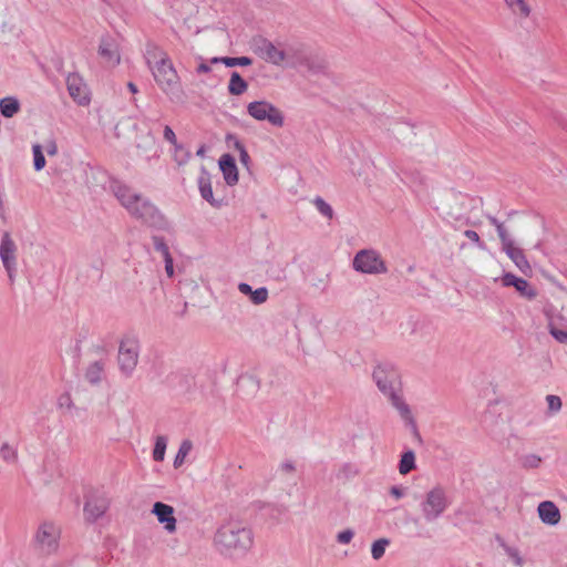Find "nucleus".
I'll list each match as a JSON object with an SVG mask.
<instances>
[{
  "label": "nucleus",
  "mask_w": 567,
  "mask_h": 567,
  "mask_svg": "<svg viewBox=\"0 0 567 567\" xmlns=\"http://www.w3.org/2000/svg\"><path fill=\"white\" fill-rule=\"evenodd\" d=\"M372 379L379 391L388 398L402 420L411 425L416 436L420 437L412 411L402 395L401 377L395 367L391 363H379L373 369Z\"/></svg>",
  "instance_id": "1"
},
{
  "label": "nucleus",
  "mask_w": 567,
  "mask_h": 567,
  "mask_svg": "<svg viewBox=\"0 0 567 567\" xmlns=\"http://www.w3.org/2000/svg\"><path fill=\"white\" fill-rule=\"evenodd\" d=\"M145 60L161 90L172 101H181L183 91L179 76L168 54L156 44L148 43L145 51Z\"/></svg>",
  "instance_id": "2"
},
{
  "label": "nucleus",
  "mask_w": 567,
  "mask_h": 567,
  "mask_svg": "<svg viewBox=\"0 0 567 567\" xmlns=\"http://www.w3.org/2000/svg\"><path fill=\"white\" fill-rule=\"evenodd\" d=\"M114 195L133 218L150 227L163 226V215L147 197L135 193L125 185L115 186Z\"/></svg>",
  "instance_id": "3"
},
{
  "label": "nucleus",
  "mask_w": 567,
  "mask_h": 567,
  "mask_svg": "<svg viewBox=\"0 0 567 567\" xmlns=\"http://www.w3.org/2000/svg\"><path fill=\"white\" fill-rule=\"evenodd\" d=\"M214 543L226 555H241L252 545L251 530L239 520L224 523L215 533Z\"/></svg>",
  "instance_id": "4"
},
{
  "label": "nucleus",
  "mask_w": 567,
  "mask_h": 567,
  "mask_svg": "<svg viewBox=\"0 0 567 567\" xmlns=\"http://www.w3.org/2000/svg\"><path fill=\"white\" fill-rule=\"evenodd\" d=\"M285 63L288 66H303L312 73H319L324 69V62L315 56L306 45L293 44L285 49Z\"/></svg>",
  "instance_id": "5"
},
{
  "label": "nucleus",
  "mask_w": 567,
  "mask_h": 567,
  "mask_svg": "<svg viewBox=\"0 0 567 567\" xmlns=\"http://www.w3.org/2000/svg\"><path fill=\"white\" fill-rule=\"evenodd\" d=\"M61 530L52 522H43L37 528L33 537L34 548L42 555H52L59 548Z\"/></svg>",
  "instance_id": "6"
},
{
  "label": "nucleus",
  "mask_w": 567,
  "mask_h": 567,
  "mask_svg": "<svg viewBox=\"0 0 567 567\" xmlns=\"http://www.w3.org/2000/svg\"><path fill=\"white\" fill-rule=\"evenodd\" d=\"M140 357V342L134 337L121 340L117 353V364L121 373L128 378L133 374Z\"/></svg>",
  "instance_id": "7"
},
{
  "label": "nucleus",
  "mask_w": 567,
  "mask_h": 567,
  "mask_svg": "<svg viewBox=\"0 0 567 567\" xmlns=\"http://www.w3.org/2000/svg\"><path fill=\"white\" fill-rule=\"evenodd\" d=\"M247 113L256 121L268 122L275 127L285 125V115L280 109L267 100H259L248 103Z\"/></svg>",
  "instance_id": "8"
},
{
  "label": "nucleus",
  "mask_w": 567,
  "mask_h": 567,
  "mask_svg": "<svg viewBox=\"0 0 567 567\" xmlns=\"http://www.w3.org/2000/svg\"><path fill=\"white\" fill-rule=\"evenodd\" d=\"M446 494L442 487H434L425 494L421 503L423 518L427 523L436 520L447 508Z\"/></svg>",
  "instance_id": "9"
},
{
  "label": "nucleus",
  "mask_w": 567,
  "mask_h": 567,
  "mask_svg": "<svg viewBox=\"0 0 567 567\" xmlns=\"http://www.w3.org/2000/svg\"><path fill=\"white\" fill-rule=\"evenodd\" d=\"M353 268L359 272L369 275H380L388 271L381 255L373 249L358 251L353 258Z\"/></svg>",
  "instance_id": "10"
},
{
  "label": "nucleus",
  "mask_w": 567,
  "mask_h": 567,
  "mask_svg": "<svg viewBox=\"0 0 567 567\" xmlns=\"http://www.w3.org/2000/svg\"><path fill=\"white\" fill-rule=\"evenodd\" d=\"M252 50L260 59L276 66H282L285 63V49L278 48L268 39H255Z\"/></svg>",
  "instance_id": "11"
},
{
  "label": "nucleus",
  "mask_w": 567,
  "mask_h": 567,
  "mask_svg": "<svg viewBox=\"0 0 567 567\" xmlns=\"http://www.w3.org/2000/svg\"><path fill=\"white\" fill-rule=\"evenodd\" d=\"M17 245L9 233H4L0 243V258L12 284L17 274Z\"/></svg>",
  "instance_id": "12"
},
{
  "label": "nucleus",
  "mask_w": 567,
  "mask_h": 567,
  "mask_svg": "<svg viewBox=\"0 0 567 567\" xmlns=\"http://www.w3.org/2000/svg\"><path fill=\"white\" fill-rule=\"evenodd\" d=\"M110 506V501L104 493H92L84 504V516L87 522H95L102 517Z\"/></svg>",
  "instance_id": "13"
},
{
  "label": "nucleus",
  "mask_w": 567,
  "mask_h": 567,
  "mask_svg": "<svg viewBox=\"0 0 567 567\" xmlns=\"http://www.w3.org/2000/svg\"><path fill=\"white\" fill-rule=\"evenodd\" d=\"M97 53L106 66L114 68L121 62L120 45L115 39L105 35L101 39Z\"/></svg>",
  "instance_id": "14"
},
{
  "label": "nucleus",
  "mask_w": 567,
  "mask_h": 567,
  "mask_svg": "<svg viewBox=\"0 0 567 567\" xmlns=\"http://www.w3.org/2000/svg\"><path fill=\"white\" fill-rule=\"evenodd\" d=\"M66 87L70 96L79 105H87L90 103L87 86L78 73L68 75Z\"/></svg>",
  "instance_id": "15"
},
{
  "label": "nucleus",
  "mask_w": 567,
  "mask_h": 567,
  "mask_svg": "<svg viewBox=\"0 0 567 567\" xmlns=\"http://www.w3.org/2000/svg\"><path fill=\"white\" fill-rule=\"evenodd\" d=\"M504 287H514L516 291L527 300H534L537 297V290L527 280L516 277L512 272H505L501 278Z\"/></svg>",
  "instance_id": "16"
},
{
  "label": "nucleus",
  "mask_w": 567,
  "mask_h": 567,
  "mask_svg": "<svg viewBox=\"0 0 567 567\" xmlns=\"http://www.w3.org/2000/svg\"><path fill=\"white\" fill-rule=\"evenodd\" d=\"M152 513L156 515L161 524H164V527L168 533H174L176 530V518L174 516V508L171 505L156 502L153 505Z\"/></svg>",
  "instance_id": "17"
},
{
  "label": "nucleus",
  "mask_w": 567,
  "mask_h": 567,
  "mask_svg": "<svg viewBox=\"0 0 567 567\" xmlns=\"http://www.w3.org/2000/svg\"><path fill=\"white\" fill-rule=\"evenodd\" d=\"M219 168L227 185L234 186L238 183V169L235 163V158L231 155L224 154L220 157Z\"/></svg>",
  "instance_id": "18"
},
{
  "label": "nucleus",
  "mask_w": 567,
  "mask_h": 567,
  "mask_svg": "<svg viewBox=\"0 0 567 567\" xmlns=\"http://www.w3.org/2000/svg\"><path fill=\"white\" fill-rule=\"evenodd\" d=\"M503 251L523 274L527 275L532 271L530 265L523 249L516 247L514 243L512 245H507V247L504 248Z\"/></svg>",
  "instance_id": "19"
},
{
  "label": "nucleus",
  "mask_w": 567,
  "mask_h": 567,
  "mask_svg": "<svg viewBox=\"0 0 567 567\" xmlns=\"http://www.w3.org/2000/svg\"><path fill=\"white\" fill-rule=\"evenodd\" d=\"M538 516L547 525H557L560 520L558 507L550 501L542 502L537 508Z\"/></svg>",
  "instance_id": "20"
},
{
  "label": "nucleus",
  "mask_w": 567,
  "mask_h": 567,
  "mask_svg": "<svg viewBox=\"0 0 567 567\" xmlns=\"http://www.w3.org/2000/svg\"><path fill=\"white\" fill-rule=\"evenodd\" d=\"M198 187L200 195L205 200L214 207L220 206V202L214 198L210 175L204 167L202 168V173L198 177Z\"/></svg>",
  "instance_id": "21"
},
{
  "label": "nucleus",
  "mask_w": 567,
  "mask_h": 567,
  "mask_svg": "<svg viewBox=\"0 0 567 567\" xmlns=\"http://www.w3.org/2000/svg\"><path fill=\"white\" fill-rule=\"evenodd\" d=\"M507 9L518 19L525 20L530 16L532 8L526 0H504Z\"/></svg>",
  "instance_id": "22"
},
{
  "label": "nucleus",
  "mask_w": 567,
  "mask_h": 567,
  "mask_svg": "<svg viewBox=\"0 0 567 567\" xmlns=\"http://www.w3.org/2000/svg\"><path fill=\"white\" fill-rule=\"evenodd\" d=\"M21 110L20 101L16 96L0 99V113L7 118L13 117Z\"/></svg>",
  "instance_id": "23"
},
{
  "label": "nucleus",
  "mask_w": 567,
  "mask_h": 567,
  "mask_svg": "<svg viewBox=\"0 0 567 567\" xmlns=\"http://www.w3.org/2000/svg\"><path fill=\"white\" fill-rule=\"evenodd\" d=\"M486 217L491 225H493L496 228L497 235L502 244V249L506 248L507 245H512L514 240L512 239L504 223L499 221L496 217L492 215H487Z\"/></svg>",
  "instance_id": "24"
},
{
  "label": "nucleus",
  "mask_w": 567,
  "mask_h": 567,
  "mask_svg": "<svg viewBox=\"0 0 567 567\" xmlns=\"http://www.w3.org/2000/svg\"><path fill=\"white\" fill-rule=\"evenodd\" d=\"M248 90V83L241 78V75L234 71L230 75L228 83V92L231 95H241Z\"/></svg>",
  "instance_id": "25"
},
{
  "label": "nucleus",
  "mask_w": 567,
  "mask_h": 567,
  "mask_svg": "<svg viewBox=\"0 0 567 567\" xmlns=\"http://www.w3.org/2000/svg\"><path fill=\"white\" fill-rule=\"evenodd\" d=\"M103 372L104 363L102 361H94L87 367L85 372V379L91 384H97L102 380Z\"/></svg>",
  "instance_id": "26"
},
{
  "label": "nucleus",
  "mask_w": 567,
  "mask_h": 567,
  "mask_svg": "<svg viewBox=\"0 0 567 567\" xmlns=\"http://www.w3.org/2000/svg\"><path fill=\"white\" fill-rule=\"evenodd\" d=\"M210 63H213V64L223 63L228 68L248 66L252 63V60L248 56H238V58L225 56V58H213L210 60Z\"/></svg>",
  "instance_id": "27"
},
{
  "label": "nucleus",
  "mask_w": 567,
  "mask_h": 567,
  "mask_svg": "<svg viewBox=\"0 0 567 567\" xmlns=\"http://www.w3.org/2000/svg\"><path fill=\"white\" fill-rule=\"evenodd\" d=\"M415 468V454L412 450L404 452L399 463V472L402 475L410 473Z\"/></svg>",
  "instance_id": "28"
},
{
  "label": "nucleus",
  "mask_w": 567,
  "mask_h": 567,
  "mask_svg": "<svg viewBox=\"0 0 567 567\" xmlns=\"http://www.w3.org/2000/svg\"><path fill=\"white\" fill-rule=\"evenodd\" d=\"M542 462V457L535 453L523 454L518 457L519 466L524 470L538 468Z\"/></svg>",
  "instance_id": "29"
},
{
  "label": "nucleus",
  "mask_w": 567,
  "mask_h": 567,
  "mask_svg": "<svg viewBox=\"0 0 567 567\" xmlns=\"http://www.w3.org/2000/svg\"><path fill=\"white\" fill-rule=\"evenodd\" d=\"M193 449V443L189 440H184L178 449V452L174 458V467L178 468L185 462L186 456Z\"/></svg>",
  "instance_id": "30"
},
{
  "label": "nucleus",
  "mask_w": 567,
  "mask_h": 567,
  "mask_svg": "<svg viewBox=\"0 0 567 567\" xmlns=\"http://www.w3.org/2000/svg\"><path fill=\"white\" fill-rule=\"evenodd\" d=\"M499 546L504 549V551L508 555V557L514 561V564L518 567H523L524 559L519 554V550L515 547L508 546L503 539L498 538Z\"/></svg>",
  "instance_id": "31"
},
{
  "label": "nucleus",
  "mask_w": 567,
  "mask_h": 567,
  "mask_svg": "<svg viewBox=\"0 0 567 567\" xmlns=\"http://www.w3.org/2000/svg\"><path fill=\"white\" fill-rule=\"evenodd\" d=\"M167 446V439L163 435L156 437L155 446L153 450V458L156 462H162L165 457V451Z\"/></svg>",
  "instance_id": "32"
},
{
  "label": "nucleus",
  "mask_w": 567,
  "mask_h": 567,
  "mask_svg": "<svg viewBox=\"0 0 567 567\" xmlns=\"http://www.w3.org/2000/svg\"><path fill=\"white\" fill-rule=\"evenodd\" d=\"M389 544L390 540L388 538H380L375 540L371 546V555L373 559L379 560L382 558Z\"/></svg>",
  "instance_id": "33"
},
{
  "label": "nucleus",
  "mask_w": 567,
  "mask_h": 567,
  "mask_svg": "<svg viewBox=\"0 0 567 567\" xmlns=\"http://www.w3.org/2000/svg\"><path fill=\"white\" fill-rule=\"evenodd\" d=\"M33 152V165L37 172L41 171L45 166V158L42 153V147L39 144L32 146Z\"/></svg>",
  "instance_id": "34"
},
{
  "label": "nucleus",
  "mask_w": 567,
  "mask_h": 567,
  "mask_svg": "<svg viewBox=\"0 0 567 567\" xmlns=\"http://www.w3.org/2000/svg\"><path fill=\"white\" fill-rule=\"evenodd\" d=\"M190 158V153L186 151L183 145L177 144L174 146V159L181 166L186 164Z\"/></svg>",
  "instance_id": "35"
},
{
  "label": "nucleus",
  "mask_w": 567,
  "mask_h": 567,
  "mask_svg": "<svg viewBox=\"0 0 567 567\" xmlns=\"http://www.w3.org/2000/svg\"><path fill=\"white\" fill-rule=\"evenodd\" d=\"M313 204L323 216H326L329 219H331L333 217L332 207L327 202H324L321 197H316L313 200Z\"/></svg>",
  "instance_id": "36"
},
{
  "label": "nucleus",
  "mask_w": 567,
  "mask_h": 567,
  "mask_svg": "<svg viewBox=\"0 0 567 567\" xmlns=\"http://www.w3.org/2000/svg\"><path fill=\"white\" fill-rule=\"evenodd\" d=\"M268 299V290L266 287H260L256 290H252L250 295V300L255 305H261L266 302Z\"/></svg>",
  "instance_id": "37"
},
{
  "label": "nucleus",
  "mask_w": 567,
  "mask_h": 567,
  "mask_svg": "<svg viewBox=\"0 0 567 567\" xmlns=\"http://www.w3.org/2000/svg\"><path fill=\"white\" fill-rule=\"evenodd\" d=\"M548 413L555 414L561 409V399L557 395L549 394L546 396Z\"/></svg>",
  "instance_id": "38"
},
{
  "label": "nucleus",
  "mask_w": 567,
  "mask_h": 567,
  "mask_svg": "<svg viewBox=\"0 0 567 567\" xmlns=\"http://www.w3.org/2000/svg\"><path fill=\"white\" fill-rule=\"evenodd\" d=\"M154 249L162 254L163 258L171 256L168 246L164 241L163 237L154 236L153 237Z\"/></svg>",
  "instance_id": "39"
},
{
  "label": "nucleus",
  "mask_w": 567,
  "mask_h": 567,
  "mask_svg": "<svg viewBox=\"0 0 567 567\" xmlns=\"http://www.w3.org/2000/svg\"><path fill=\"white\" fill-rule=\"evenodd\" d=\"M549 333L559 343L567 344V331L556 328L551 322L548 324Z\"/></svg>",
  "instance_id": "40"
},
{
  "label": "nucleus",
  "mask_w": 567,
  "mask_h": 567,
  "mask_svg": "<svg viewBox=\"0 0 567 567\" xmlns=\"http://www.w3.org/2000/svg\"><path fill=\"white\" fill-rule=\"evenodd\" d=\"M1 457L7 462H13L17 458L16 450L9 444L4 443L0 449Z\"/></svg>",
  "instance_id": "41"
},
{
  "label": "nucleus",
  "mask_w": 567,
  "mask_h": 567,
  "mask_svg": "<svg viewBox=\"0 0 567 567\" xmlns=\"http://www.w3.org/2000/svg\"><path fill=\"white\" fill-rule=\"evenodd\" d=\"M464 236L468 238L472 243H474L478 249H486L485 243L481 240L480 235L475 230L467 229L464 231Z\"/></svg>",
  "instance_id": "42"
},
{
  "label": "nucleus",
  "mask_w": 567,
  "mask_h": 567,
  "mask_svg": "<svg viewBox=\"0 0 567 567\" xmlns=\"http://www.w3.org/2000/svg\"><path fill=\"white\" fill-rule=\"evenodd\" d=\"M354 536L352 529H344L337 535V540L340 544H349Z\"/></svg>",
  "instance_id": "43"
},
{
  "label": "nucleus",
  "mask_w": 567,
  "mask_h": 567,
  "mask_svg": "<svg viewBox=\"0 0 567 567\" xmlns=\"http://www.w3.org/2000/svg\"><path fill=\"white\" fill-rule=\"evenodd\" d=\"M163 136L164 138L171 143L173 146L177 145V138H176V135L174 133V131L172 130L171 126L168 125H165L164 127V132H163Z\"/></svg>",
  "instance_id": "44"
},
{
  "label": "nucleus",
  "mask_w": 567,
  "mask_h": 567,
  "mask_svg": "<svg viewBox=\"0 0 567 567\" xmlns=\"http://www.w3.org/2000/svg\"><path fill=\"white\" fill-rule=\"evenodd\" d=\"M227 142L228 143L233 142V145H234L235 150L238 151V153H240L241 150H246L245 145L236 136H234L231 134L227 135Z\"/></svg>",
  "instance_id": "45"
},
{
  "label": "nucleus",
  "mask_w": 567,
  "mask_h": 567,
  "mask_svg": "<svg viewBox=\"0 0 567 567\" xmlns=\"http://www.w3.org/2000/svg\"><path fill=\"white\" fill-rule=\"evenodd\" d=\"M164 262H165V271H166L167 276L173 277L174 276V266H173L172 256L165 257Z\"/></svg>",
  "instance_id": "46"
},
{
  "label": "nucleus",
  "mask_w": 567,
  "mask_h": 567,
  "mask_svg": "<svg viewBox=\"0 0 567 567\" xmlns=\"http://www.w3.org/2000/svg\"><path fill=\"white\" fill-rule=\"evenodd\" d=\"M45 150H47L48 155H50V156L55 155L58 153V145H56L55 141L54 140L48 141Z\"/></svg>",
  "instance_id": "47"
},
{
  "label": "nucleus",
  "mask_w": 567,
  "mask_h": 567,
  "mask_svg": "<svg viewBox=\"0 0 567 567\" xmlns=\"http://www.w3.org/2000/svg\"><path fill=\"white\" fill-rule=\"evenodd\" d=\"M279 468L281 472H284L286 474H291L296 470L293 463L290 461L281 463Z\"/></svg>",
  "instance_id": "48"
},
{
  "label": "nucleus",
  "mask_w": 567,
  "mask_h": 567,
  "mask_svg": "<svg viewBox=\"0 0 567 567\" xmlns=\"http://www.w3.org/2000/svg\"><path fill=\"white\" fill-rule=\"evenodd\" d=\"M238 290L243 293V295H246V296H249L251 295L252 292V288L251 286H249L248 284L246 282H240L238 285Z\"/></svg>",
  "instance_id": "49"
},
{
  "label": "nucleus",
  "mask_w": 567,
  "mask_h": 567,
  "mask_svg": "<svg viewBox=\"0 0 567 567\" xmlns=\"http://www.w3.org/2000/svg\"><path fill=\"white\" fill-rule=\"evenodd\" d=\"M390 494L399 499V498L403 497L404 489L402 487H399V486H392L390 488Z\"/></svg>",
  "instance_id": "50"
},
{
  "label": "nucleus",
  "mask_w": 567,
  "mask_h": 567,
  "mask_svg": "<svg viewBox=\"0 0 567 567\" xmlns=\"http://www.w3.org/2000/svg\"><path fill=\"white\" fill-rule=\"evenodd\" d=\"M340 473L344 474L347 477H349L351 474L355 475L357 474V471L353 470L352 465L350 464H346L342 466V468L340 470Z\"/></svg>",
  "instance_id": "51"
},
{
  "label": "nucleus",
  "mask_w": 567,
  "mask_h": 567,
  "mask_svg": "<svg viewBox=\"0 0 567 567\" xmlns=\"http://www.w3.org/2000/svg\"><path fill=\"white\" fill-rule=\"evenodd\" d=\"M239 159H240L241 164H244L245 166H248L250 157H249L247 150H241V152L239 153Z\"/></svg>",
  "instance_id": "52"
},
{
  "label": "nucleus",
  "mask_w": 567,
  "mask_h": 567,
  "mask_svg": "<svg viewBox=\"0 0 567 567\" xmlns=\"http://www.w3.org/2000/svg\"><path fill=\"white\" fill-rule=\"evenodd\" d=\"M197 73L202 74V73H208L210 71V66L207 64V63H204L202 62L198 66H197Z\"/></svg>",
  "instance_id": "53"
},
{
  "label": "nucleus",
  "mask_w": 567,
  "mask_h": 567,
  "mask_svg": "<svg viewBox=\"0 0 567 567\" xmlns=\"http://www.w3.org/2000/svg\"><path fill=\"white\" fill-rule=\"evenodd\" d=\"M205 154H206V147H205V145H202V146L197 150L196 155H197V156H200V157H204V156H205Z\"/></svg>",
  "instance_id": "54"
},
{
  "label": "nucleus",
  "mask_w": 567,
  "mask_h": 567,
  "mask_svg": "<svg viewBox=\"0 0 567 567\" xmlns=\"http://www.w3.org/2000/svg\"><path fill=\"white\" fill-rule=\"evenodd\" d=\"M127 87H128V90H130L133 94L137 93V91H138V90H137V86H136L133 82H128V83H127Z\"/></svg>",
  "instance_id": "55"
}]
</instances>
